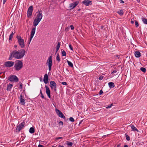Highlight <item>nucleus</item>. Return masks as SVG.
<instances>
[{
	"mask_svg": "<svg viewBox=\"0 0 147 147\" xmlns=\"http://www.w3.org/2000/svg\"><path fill=\"white\" fill-rule=\"evenodd\" d=\"M56 60L58 62H59L60 61L61 59L60 57V56L59 54L58 53L57 54V57H56Z\"/></svg>",
	"mask_w": 147,
	"mask_h": 147,
	"instance_id": "nucleus-24",
	"label": "nucleus"
},
{
	"mask_svg": "<svg viewBox=\"0 0 147 147\" xmlns=\"http://www.w3.org/2000/svg\"><path fill=\"white\" fill-rule=\"evenodd\" d=\"M82 121H83V120H81V121H80V123H79V124H80L81 123H82Z\"/></svg>",
	"mask_w": 147,
	"mask_h": 147,
	"instance_id": "nucleus-56",
	"label": "nucleus"
},
{
	"mask_svg": "<svg viewBox=\"0 0 147 147\" xmlns=\"http://www.w3.org/2000/svg\"><path fill=\"white\" fill-rule=\"evenodd\" d=\"M103 76H100L98 78V79H99V80H102L103 79Z\"/></svg>",
	"mask_w": 147,
	"mask_h": 147,
	"instance_id": "nucleus-39",
	"label": "nucleus"
},
{
	"mask_svg": "<svg viewBox=\"0 0 147 147\" xmlns=\"http://www.w3.org/2000/svg\"><path fill=\"white\" fill-rule=\"evenodd\" d=\"M13 86V85L11 84H9L8 85H7V91L9 90Z\"/></svg>",
	"mask_w": 147,
	"mask_h": 147,
	"instance_id": "nucleus-22",
	"label": "nucleus"
},
{
	"mask_svg": "<svg viewBox=\"0 0 147 147\" xmlns=\"http://www.w3.org/2000/svg\"><path fill=\"white\" fill-rule=\"evenodd\" d=\"M81 10V9H78V11H80Z\"/></svg>",
	"mask_w": 147,
	"mask_h": 147,
	"instance_id": "nucleus-62",
	"label": "nucleus"
},
{
	"mask_svg": "<svg viewBox=\"0 0 147 147\" xmlns=\"http://www.w3.org/2000/svg\"><path fill=\"white\" fill-rule=\"evenodd\" d=\"M16 37L18 39V41L21 48H24L25 46L24 40L20 36H17Z\"/></svg>",
	"mask_w": 147,
	"mask_h": 147,
	"instance_id": "nucleus-3",
	"label": "nucleus"
},
{
	"mask_svg": "<svg viewBox=\"0 0 147 147\" xmlns=\"http://www.w3.org/2000/svg\"><path fill=\"white\" fill-rule=\"evenodd\" d=\"M33 10V6L32 5H31L30 6L28 9V16L29 15V16H31L32 15V13Z\"/></svg>",
	"mask_w": 147,
	"mask_h": 147,
	"instance_id": "nucleus-13",
	"label": "nucleus"
},
{
	"mask_svg": "<svg viewBox=\"0 0 147 147\" xmlns=\"http://www.w3.org/2000/svg\"><path fill=\"white\" fill-rule=\"evenodd\" d=\"M132 24H133L134 23V19H131V22Z\"/></svg>",
	"mask_w": 147,
	"mask_h": 147,
	"instance_id": "nucleus-42",
	"label": "nucleus"
},
{
	"mask_svg": "<svg viewBox=\"0 0 147 147\" xmlns=\"http://www.w3.org/2000/svg\"><path fill=\"white\" fill-rule=\"evenodd\" d=\"M55 111L59 117L64 119L65 118L64 115L60 110L57 109H55Z\"/></svg>",
	"mask_w": 147,
	"mask_h": 147,
	"instance_id": "nucleus-10",
	"label": "nucleus"
},
{
	"mask_svg": "<svg viewBox=\"0 0 147 147\" xmlns=\"http://www.w3.org/2000/svg\"><path fill=\"white\" fill-rule=\"evenodd\" d=\"M66 53L65 51L64 50H63L62 51V56H66Z\"/></svg>",
	"mask_w": 147,
	"mask_h": 147,
	"instance_id": "nucleus-32",
	"label": "nucleus"
},
{
	"mask_svg": "<svg viewBox=\"0 0 147 147\" xmlns=\"http://www.w3.org/2000/svg\"><path fill=\"white\" fill-rule=\"evenodd\" d=\"M8 80L11 82H18L19 80L18 78L15 75H11L8 78Z\"/></svg>",
	"mask_w": 147,
	"mask_h": 147,
	"instance_id": "nucleus-5",
	"label": "nucleus"
},
{
	"mask_svg": "<svg viewBox=\"0 0 147 147\" xmlns=\"http://www.w3.org/2000/svg\"><path fill=\"white\" fill-rule=\"evenodd\" d=\"M59 124H61L62 125H63V122L62 121H59Z\"/></svg>",
	"mask_w": 147,
	"mask_h": 147,
	"instance_id": "nucleus-48",
	"label": "nucleus"
},
{
	"mask_svg": "<svg viewBox=\"0 0 147 147\" xmlns=\"http://www.w3.org/2000/svg\"><path fill=\"white\" fill-rule=\"evenodd\" d=\"M17 47V46L16 45H14V47L16 48Z\"/></svg>",
	"mask_w": 147,
	"mask_h": 147,
	"instance_id": "nucleus-57",
	"label": "nucleus"
},
{
	"mask_svg": "<svg viewBox=\"0 0 147 147\" xmlns=\"http://www.w3.org/2000/svg\"><path fill=\"white\" fill-rule=\"evenodd\" d=\"M58 147H64V146H61V145H59V146Z\"/></svg>",
	"mask_w": 147,
	"mask_h": 147,
	"instance_id": "nucleus-54",
	"label": "nucleus"
},
{
	"mask_svg": "<svg viewBox=\"0 0 147 147\" xmlns=\"http://www.w3.org/2000/svg\"><path fill=\"white\" fill-rule=\"evenodd\" d=\"M40 20L35 18L33 22V25L34 26L36 27L37 25L39 23Z\"/></svg>",
	"mask_w": 147,
	"mask_h": 147,
	"instance_id": "nucleus-18",
	"label": "nucleus"
},
{
	"mask_svg": "<svg viewBox=\"0 0 147 147\" xmlns=\"http://www.w3.org/2000/svg\"><path fill=\"white\" fill-rule=\"evenodd\" d=\"M130 126L132 129V130L134 131H137L138 132V129L133 125L131 124Z\"/></svg>",
	"mask_w": 147,
	"mask_h": 147,
	"instance_id": "nucleus-20",
	"label": "nucleus"
},
{
	"mask_svg": "<svg viewBox=\"0 0 147 147\" xmlns=\"http://www.w3.org/2000/svg\"><path fill=\"white\" fill-rule=\"evenodd\" d=\"M43 81L44 83L47 84L48 82V77L47 74H45L43 79Z\"/></svg>",
	"mask_w": 147,
	"mask_h": 147,
	"instance_id": "nucleus-17",
	"label": "nucleus"
},
{
	"mask_svg": "<svg viewBox=\"0 0 147 147\" xmlns=\"http://www.w3.org/2000/svg\"><path fill=\"white\" fill-rule=\"evenodd\" d=\"M117 71L116 70V69H115V70H114L113 71H112V72H111V74H114V73H116V72H117Z\"/></svg>",
	"mask_w": 147,
	"mask_h": 147,
	"instance_id": "nucleus-41",
	"label": "nucleus"
},
{
	"mask_svg": "<svg viewBox=\"0 0 147 147\" xmlns=\"http://www.w3.org/2000/svg\"><path fill=\"white\" fill-rule=\"evenodd\" d=\"M14 63V61H7L5 62L4 65L6 67H11L13 65Z\"/></svg>",
	"mask_w": 147,
	"mask_h": 147,
	"instance_id": "nucleus-8",
	"label": "nucleus"
},
{
	"mask_svg": "<svg viewBox=\"0 0 147 147\" xmlns=\"http://www.w3.org/2000/svg\"><path fill=\"white\" fill-rule=\"evenodd\" d=\"M125 135L127 140V141H129L130 139V137L127 135L126 134H125Z\"/></svg>",
	"mask_w": 147,
	"mask_h": 147,
	"instance_id": "nucleus-33",
	"label": "nucleus"
},
{
	"mask_svg": "<svg viewBox=\"0 0 147 147\" xmlns=\"http://www.w3.org/2000/svg\"><path fill=\"white\" fill-rule=\"evenodd\" d=\"M70 27L71 30H73L74 29V27L73 25H71L70 26Z\"/></svg>",
	"mask_w": 147,
	"mask_h": 147,
	"instance_id": "nucleus-46",
	"label": "nucleus"
},
{
	"mask_svg": "<svg viewBox=\"0 0 147 147\" xmlns=\"http://www.w3.org/2000/svg\"><path fill=\"white\" fill-rule=\"evenodd\" d=\"M120 144H118L117 145V147H120Z\"/></svg>",
	"mask_w": 147,
	"mask_h": 147,
	"instance_id": "nucleus-53",
	"label": "nucleus"
},
{
	"mask_svg": "<svg viewBox=\"0 0 147 147\" xmlns=\"http://www.w3.org/2000/svg\"><path fill=\"white\" fill-rule=\"evenodd\" d=\"M108 85L110 88H113L115 86L114 83L112 82H110L109 83Z\"/></svg>",
	"mask_w": 147,
	"mask_h": 147,
	"instance_id": "nucleus-21",
	"label": "nucleus"
},
{
	"mask_svg": "<svg viewBox=\"0 0 147 147\" xmlns=\"http://www.w3.org/2000/svg\"><path fill=\"white\" fill-rule=\"evenodd\" d=\"M113 103L111 104L110 105L106 107L107 109H109L113 105Z\"/></svg>",
	"mask_w": 147,
	"mask_h": 147,
	"instance_id": "nucleus-37",
	"label": "nucleus"
},
{
	"mask_svg": "<svg viewBox=\"0 0 147 147\" xmlns=\"http://www.w3.org/2000/svg\"><path fill=\"white\" fill-rule=\"evenodd\" d=\"M13 34H14V33H13V32H12L9 36V40H11L12 39L13 36Z\"/></svg>",
	"mask_w": 147,
	"mask_h": 147,
	"instance_id": "nucleus-28",
	"label": "nucleus"
},
{
	"mask_svg": "<svg viewBox=\"0 0 147 147\" xmlns=\"http://www.w3.org/2000/svg\"><path fill=\"white\" fill-rule=\"evenodd\" d=\"M63 138L62 137H57L55 138V140H58L60 139H62Z\"/></svg>",
	"mask_w": 147,
	"mask_h": 147,
	"instance_id": "nucleus-36",
	"label": "nucleus"
},
{
	"mask_svg": "<svg viewBox=\"0 0 147 147\" xmlns=\"http://www.w3.org/2000/svg\"><path fill=\"white\" fill-rule=\"evenodd\" d=\"M66 144L67 145L70 146H71L73 144L72 142L69 141H67L66 142Z\"/></svg>",
	"mask_w": 147,
	"mask_h": 147,
	"instance_id": "nucleus-30",
	"label": "nucleus"
},
{
	"mask_svg": "<svg viewBox=\"0 0 147 147\" xmlns=\"http://www.w3.org/2000/svg\"><path fill=\"white\" fill-rule=\"evenodd\" d=\"M79 3V1H77L70 4L69 8H70V9L69 10H70L75 8L78 4Z\"/></svg>",
	"mask_w": 147,
	"mask_h": 147,
	"instance_id": "nucleus-6",
	"label": "nucleus"
},
{
	"mask_svg": "<svg viewBox=\"0 0 147 147\" xmlns=\"http://www.w3.org/2000/svg\"><path fill=\"white\" fill-rule=\"evenodd\" d=\"M69 120L71 122H74V119L72 117H70L69 118Z\"/></svg>",
	"mask_w": 147,
	"mask_h": 147,
	"instance_id": "nucleus-35",
	"label": "nucleus"
},
{
	"mask_svg": "<svg viewBox=\"0 0 147 147\" xmlns=\"http://www.w3.org/2000/svg\"><path fill=\"white\" fill-rule=\"evenodd\" d=\"M50 87L52 90H53V88L57 86V84L55 82L53 81H51L50 82Z\"/></svg>",
	"mask_w": 147,
	"mask_h": 147,
	"instance_id": "nucleus-14",
	"label": "nucleus"
},
{
	"mask_svg": "<svg viewBox=\"0 0 147 147\" xmlns=\"http://www.w3.org/2000/svg\"><path fill=\"white\" fill-rule=\"evenodd\" d=\"M20 101L22 105H25V100L23 98V96L22 94H20Z\"/></svg>",
	"mask_w": 147,
	"mask_h": 147,
	"instance_id": "nucleus-15",
	"label": "nucleus"
},
{
	"mask_svg": "<svg viewBox=\"0 0 147 147\" xmlns=\"http://www.w3.org/2000/svg\"><path fill=\"white\" fill-rule=\"evenodd\" d=\"M103 93V91H102V90H101L99 92V94L100 95H101Z\"/></svg>",
	"mask_w": 147,
	"mask_h": 147,
	"instance_id": "nucleus-45",
	"label": "nucleus"
},
{
	"mask_svg": "<svg viewBox=\"0 0 147 147\" xmlns=\"http://www.w3.org/2000/svg\"><path fill=\"white\" fill-rule=\"evenodd\" d=\"M7 0H3V4H4L6 2Z\"/></svg>",
	"mask_w": 147,
	"mask_h": 147,
	"instance_id": "nucleus-52",
	"label": "nucleus"
},
{
	"mask_svg": "<svg viewBox=\"0 0 147 147\" xmlns=\"http://www.w3.org/2000/svg\"><path fill=\"white\" fill-rule=\"evenodd\" d=\"M140 69L144 73H145L146 70V68L143 67H141Z\"/></svg>",
	"mask_w": 147,
	"mask_h": 147,
	"instance_id": "nucleus-31",
	"label": "nucleus"
},
{
	"mask_svg": "<svg viewBox=\"0 0 147 147\" xmlns=\"http://www.w3.org/2000/svg\"><path fill=\"white\" fill-rule=\"evenodd\" d=\"M67 62L68 64V65L71 67H73V63L70 61L67 60Z\"/></svg>",
	"mask_w": 147,
	"mask_h": 147,
	"instance_id": "nucleus-26",
	"label": "nucleus"
},
{
	"mask_svg": "<svg viewBox=\"0 0 147 147\" xmlns=\"http://www.w3.org/2000/svg\"><path fill=\"white\" fill-rule=\"evenodd\" d=\"M40 96L42 98H44L45 99H46V98L44 97V96L42 94Z\"/></svg>",
	"mask_w": 147,
	"mask_h": 147,
	"instance_id": "nucleus-44",
	"label": "nucleus"
},
{
	"mask_svg": "<svg viewBox=\"0 0 147 147\" xmlns=\"http://www.w3.org/2000/svg\"><path fill=\"white\" fill-rule=\"evenodd\" d=\"M23 67V63L22 61L17 60L15 62L14 67L16 71L21 70Z\"/></svg>",
	"mask_w": 147,
	"mask_h": 147,
	"instance_id": "nucleus-2",
	"label": "nucleus"
},
{
	"mask_svg": "<svg viewBox=\"0 0 147 147\" xmlns=\"http://www.w3.org/2000/svg\"><path fill=\"white\" fill-rule=\"evenodd\" d=\"M135 26L136 27H138L139 26L138 22L137 21H135Z\"/></svg>",
	"mask_w": 147,
	"mask_h": 147,
	"instance_id": "nucleus-34",
	"label": "nucleus"
},
{
	"mask_svg": "<svg viewBox=\"0 0 147 147\" xmlns=\"http://www.w3.org/2000/svg\"><path fill=\"white\" fill-rule=\"evenodd\" d=\"M2 74V73L1 72L0 73V75Z\"/></svg>",
	"mask_w": 147,
	"mask_h": 147,
	"instance_id": "nucleus-63",
	"label": "nucleus"
},
{
	"mask_svg": "<svg viewBox=\"0 0 147 147\" xmlns=\"http://www.w3.org/2000/svg\"><path fill=\"white\" fill-rule=\"evenodd\" d=\"M61 83L62 84L66 86L67 85V83L66 82H62Z\"/></svg>",
	"mask_w": 147,
	"mask_h": 147,
	"instance_id": "nucleus-40",
	"label": "nucleus"
},
{
	"mask_svg": "<svg viewBox=\"0 0 147 147\" xmlns=\"http://www.w3.org/2000/svg\"><path fill=\"white\" fill-rule=\"evenodd\" d=\"M44 146L42 145H41L40 144H39L38 146V147H43Z\"/></svg>",
	"mask_w": 147,
	"mask_h": 147,
	"instance_id": "nucleus-49",
	"label": "nucleus"
},
{
	"mask_svg": "<svg viewBox=\"0 0 147 147\" xmlns=\"http://www.w3.org/2000/svg\"><path fill=\"white\" fill-rule=\"evenodd\" d=\"M56 88H57V86H56V87H55H55L53 89L54 91L55 92L57 91Z\"/></svg>",
	"mask_w": 147,
	"mask_h": 147,
	"instance_id": "nucleus-51",
	"label": "nucleus"
},
{
	"mask_svg": "<svg viewBox=\"0 0 147 147\" xmlns=\"http://www.w3.org/2000/svg\"><path fill=\"white\" fill-rule=\"evenodd\" d=\"M60 42H59L57 44V47H56V53L57 52V51H58V50H59V48H60Z\"/></svg>",
	"mask_w": 147,
	"mask_h": 147,
	"instance_id": "nucleus-23",
	"label": "nucleus"
},
{
	"mask_svg": "<svg viewBox=\"0 0 147 147\" xmlns=\"http://www.w3.org/2000/svg\"><path fill=\"white\" fill-rule=\"evenodd\" d=\"M40 81H42V79L41 78H40Z\"/></svg>",
	"mask_w": 147,
	"mask_h": 147,
	"instance_id": "nucleus-60",
	"label": "nucleus"
},
{
	"mask_svg": "<svg viewBox=\"0 0 147 147\" xmlns=\"http://www.w3.org/2000/svg\"><path fill=\"white\" fill-rule=\"evenodd\" d=\"M40 94L41 95L42 94V91L41 90H40Z\"/></svg>",
	"mask_w": 147,
	"mask_h": 147,
	"instance_id": "nucleus-58",
	"label": "nucleus"
},
{
	"mask_svg": "<svg viewBox=\"0 0 147 147\" xmlns=\"http://www.w3.org/2000/svg\"><path fill=\"white\" fill-rule=\"evenodd\" d=\"M36 30V28L34 27L33 28L31 32V34H30V40H31L32 38H33L34 34L35 33Z\"/></svg>",
	"mask_w": 147,
	"mask_h": 147,
	"instance_id": "nucleus-16",
	"label": "nucleus"
},
{
	"mask_svg": "<svg viewBox=\"0 0 147 147\" xmlns=\"http://www.w3.org/2000/svg\"><path fill=\"white\" fill-rule=\"evenodd\" d=\"M120 2L121 3H124V1L122 0H120Z\"/></svg>",
	"mask_w": 147,
	"mask_h": 147,
	"instance_id": "nucleus-50",
	"label": "nucleus"
},
{
	"mask_svg": "<svg viewBox=\"0 0 147 147\" xmlns=\"http://www.w3.org/2000/svg\"><path fill=\"white\" fill-rule=\"evenodd\" d=\"M124 147H128V146L127 145H126L124 146Z\"/></svg>",
	"mask_w": 147,
	"mask_h": 147,
	"instance_id": "nucleus-55",
	"label": "nucleus"
},
{
	"mask_svg": "<svg viewBox=\"0 0 147 147\" xmlns=\"http://www.w3.org/2000/svg\"><path fill=\"white\" fill-rule=\"evenodd\" d=\"M101 28H102V27H101Z\"/></svg>",
	"mask_w": 147,
	"mask_h": 147,
	"instance_id": "nucleus-64",
	"label": "nucleus"
},
{
	"mask_svg": "<svg viewBox=\"0 0 147 147\" xmlns=\"http://www.w3.org/2000/svg\"><path fill=\"white\" fill-rule=\"evenodd\" d=\"M69 47L71 50L72 51L73 50V48L72 46L71 45H69Z\"/></svg>",
	"mask_w": 147,
	"mask_h": 147,
	"instance_id": "nucleus-38",
	"label": "nucleus"
},
{
	"mask_svg": "<svg viewBox=\"0 0 147 147\" xmlns=\"http://www.w3.org/2000/svg\"><path fill=\"white\" fill-rule=\"evenodd\" d=\"M45 87L46 88V92L47 94L48 97L50 98H51V94H50V90L48 86H45Z\"/></svg>",
	"mask_w": 147,
	"mask_h": 147,
	"instance_id": "nucleus-11",
	"label": "nucleus"
},
{
	"mask_svg": "<svg viewBox=\"0 0 147 147\" xmlns=\"http://www.w3.org/2000/svg\"><path fill=\"white\" fill-rule=\"evenodd\" d=\"M35 131L33 127H30L29 129V132L31 134L33 133Z\"/></svg>",
	"mask_w": 147,
	"mask_h": 147,
	"instance_id": "nucleus-25",
	"label": "nucleus"
},
{
	"mask_svg": "<svg viewBox=\"0 0 147 147\" xmlns=\"http://www.w3.org/2000/svg\"><path fill=\"white\" fill-rule=\"evenodd\" d=\"M142 20L144 24H147V19L143 18H142Z\"/></svg>",
	"mask_w": 147,
	"mask_h": 147,
	"instance_id": "nucleus-29",
	"label": "nucleus"
},
{
	"mask_svg": "<svg viewBox=\"0 0 147 147\" xmlns=\"http://www.w3.org/2000/svg\"><path fill=\"white\" fill-rule=\"evenodd\" d=\"M117 13L120 15L121 16L123 15V11L122 10H120L117 12Z\"/></svg>",
	"mask_w": 147,
	"mask_h": 147,
	"instance_id": "nucleus-27",
	"label": "nucleus"
},
{
	"mask_svg": "<svg viewBox=\"0 0 147 147\" xmlns=\"http://www.w3.org/2000/svg\"><path fill=\"white\" fill-rule=\"evenodd\" d=\"M20 89H22V84L21 83H20Z\"/></svg>",
	"mask_w": 147,
	"mask_h": 147,
	"instance_id": "nucleus-43",
	"label": "nucleus"
},
{
	"mask_svg": "<svg viewBox=\"0 0 147 147\" xmlns=\"http://www.w3.org/2000/svg\"><path fill=\"white\" fill-rule=\"evenodd\" d=\"M26 50L21 49L19 50H14L10 53L8 59L12 60L13 57L17 59H20L23 58L26 54Z\"/></svg>",
	"mask_w": 147,
	"mask_h": 147,
	"instance_id": "nucleus-1",
	"label": "nucleus"
},
{
	"mask_svg": "<svg viewBox=\"0 0 147 147\" xmlns=\"http://www.w3.org/2000/svg\"><path fill=\"white\" fill-rule=\"evenodd\" d=\"M42 12V11L38 10L36 12V13H38V14L36 15V18L39 20H41L43 16Z\"/></svg>",
	"mask_w": 147,
	"mask_h": 147,
	"instance_id": "nucleus-7",
	"label": "nucleus"
},
{
	"mask_svg": "<svg viewBox=\"0 0 147 147\" xmlns=\"http://www.w3.org/2000/svg\"><path fill=\"white\" fill-rule=\"evenodd\" d=\"M31 41V40H30V39L29 41V42H28V43H29V44H30V41Z\"/></svg>",
	"mask_w": 147,
	"mask_h": 147,
	"instance_id": "nucleus-59",
	"label": "nucleus"
},
{
	"mask_svg": "<svg viewBox=\"0 0 147 147\" xmlns=\"http://www.w3.org/2000/svg\"><path fill=\"white\" fill-rule=\"evenodd\" d=\"M134 54L136 57L139 58L141 56V53L138 51H135Z\"/></svg>",
	"mask_w": 147,
	"mask_h": 147,
	"instance_id": "nucleus-19",
	"label": "nucleus"
},
{
	"mask_svg": "<svg viewBox=\"0 0 147 147\" xmlns=\"http://www.w3.org/2000/svg\"><path fill=\"white\" fill-rule=\"evenodd\" d=\"M140 0H136V1L138 2H140Z\"/></svg>",
	"mask_w": 147,
	"mask_h": 147,
	"instance_id": "nucleus-61",
	"label": "nucleus"
},
{
	"mask_svg": "<svg viewBox=\"0 0 147 147\" xmlns=\"http://www.w3.org/2000/svg\"><path fill=\"white\" fill-rule=\"evenodd\" d=\"M52 61L53 59L52 56H51L49 57L46 63V64L48 66L49 69V71H50L51 69V67L52 65Z\"/></svg>",
	"mask_w": 147,
	"mask_h": 147,
	"instance_id": "nucleus-4",
	"label": "nucleus"
},
{
	"mask_svg": "<svg viewBox=\"0 0 147 147\" xmlns=\"http://www.w3.org/2000/svg\"><path fill=\"white\" fill-rule=\"evenodd\" d=\"M119 55H114V57L116 58V57L117 58V59H119Z\"/></svg>",
	"mask_w": 147,
	"mask_h": 147,
	"instance_id": "nucleus-47",
	"label": "nucleus"
},
{
	"mask_svg": "<svg viewBox=\"0 0 147 147\" xmlns=\"http://www.w3.org/2000/svg\"><path fill=\"white\" fill-rule=\"evenodd\" d=\"M82 3L86 6H89L92 4V1L88 0H84L82 2Z\"/></svg>",
	"mask_w": 147,
	"mask_h": 147,
	"instance_id": "nucleus-12",
	"label": "nucleus"
},
{
	"mask_svg": "<svg viewBox=\"0 0 147 147\" xmlns=\"http://www.w3.org/2000/svg\"><path fill=\"white\" fill-rule=\"evenodd\" d=\"M25 125L24 122H23L21 123L19 125L17 126V127L16 129V131L19 132L24 127Z\"/></svg>",
	"mask_w": 147,
	"mask_h": 147,
	"instance_id": "nucleus-9",
	"label": "nucleus"
}]
</instances>
